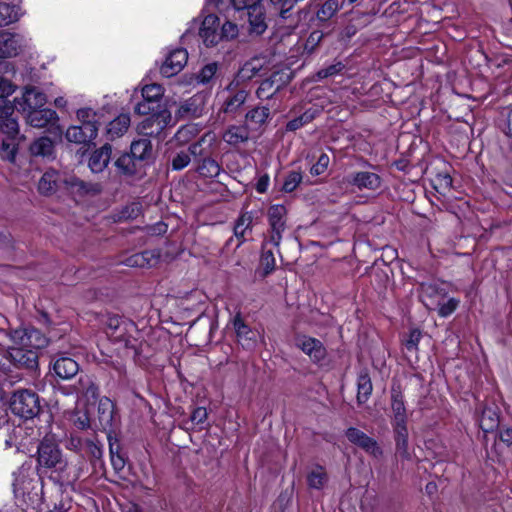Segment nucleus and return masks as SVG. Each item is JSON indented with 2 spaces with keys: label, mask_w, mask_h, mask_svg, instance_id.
<instances>
[{
  "label": "nucleus",
  "mask_w": 512,
  "mask_h": 512,
  "mask_svg": "<svg viewBox=\"0 0 512 512\" xmlns=\"http://www.w3.org/2000/svg\"><path fill=\"white\" fill-rule=\"evenodd\" d=\"M164 94V88L160 84L152 83L142 88V97L144 100L160 107L159 101Z\"/></svg>",
  "instance_id": "43"
},
{
  "label": "nucleus",
  "mask_w": 512,
  "mask_h": 512,
  "mask_svg": "<svg viewBox=\"0 0 512 512\" xmlns=\"http://www.w3.org/2000/svg\"><path fill=\"white\" fill-rule=\"evenodd\" d=\"M498 127L505 134L512 148V108H505L501 111Z\"/></svg>",
  "instance_id": "44"
},
{
  "label": "nucleus",
  "mask_w": 512,
  "mask_h": 512,
  "mask_svg": "<svg viewBox=\"0 0 512 512\" xmlns=\"http://www.w3.org/2000/svg\"><path fill=\"white\" fill-rule=\"evenodd\" d=\"M61 182L60 172L55 169H48L38 182V191L45 196L52 195L57 191Z\"/></svg>",
  "instance_id": "31"
},
{
  "label": "nucleus",
  "mask_w": 512,
  "mask_h": 512,
  "mask_svg": "<svg viewBox=\"0 0 512 512\" xmlns=\"http://www.w3.org/2000/svg\"><path fill=\"white\" fill-rule=\"evenodd\" d=\"M130 153L140 164L152 158L153 146L149 138L134 140L130 145Z\"/></svg>",
  "instance_id": "35"
},
{
  "label": "nucleus",
  "mask_w": 512,
  "mask_h": 512,
  "mask_svg": "<svg viewBox=\"0 0 512 512\" xmlns=\"http://www.w3.org/2000/svg\"><path fill=\"white\" fill-rule=\"evenodd\" d=\"M77 119L80 124H94L98 125L96 120V113L91 108H80L76 113Z\"/></svg>",
  "instance_id": "58"
},
{
  "label": "nucleus",
  "mask_w": 512,
  "mask_h": 512,
  "mask_svg": "<svg viewBox=\"0 0 512 512\" xmlns=\"http://www.w3.org/2000/svg\"><path fill=\"white\" fill-rule=\"evenodd\" d=\"M14 107L11 104H4L0 107V132L7 135L6 142L15 144V137L18 135V122L14 115Z\"/></svg>",
  "instance_id": "19"
},
{
  "label": "nucleus",
  "mask_w": 512,
  "mask_h": 512,
  "mask_svg": "<svg viewBox=\"0 0 512 512\" xmlns=\"http://www.w3.org/2000/svg\"><path fill=\"white\" fill-rule=\"evenodd\" d=\"M306 480L309 488L316 490L323 489L328 482V474L325 467L317 464L315 469L307 474Z\"/></svg>",
  "instance_id": "37"
},
{
  "label": "nucleus",
  "mask_w": 512,
  "mask_h": 512,
  "mask_svg": "<svg viewBox=\"0 0 512 512\" xmlns=\"http://www.w3.org/2000/svg\"><path fill=\"white\" fill-rule=\"evenodd\" d=\"M188 61V52L185 48L171 50L160 67V73L166 78L177 75Z\"/></svg>",
  "instance_id": "17"
},
{
  "label": "nucleus",
  "mask_w": 512,
  "mask_h": 512,
  "mask_svg": "<svg viewBox=\"0 0 512 512\" xmlns=\"http://www.w3.org/2000/svg\"><path fill=\"white\" fill-rule=\"evenodd\" d=\"M422 331L419 328L409 330L407 337L403 340V345L408 352L419 351V343L422 339Z\"/></svg>",
  "instance_id": "48"
},
{
  "label": "nucleus",
  "mask_w": 512,
  "mask_h": 512,
  "mask_svg": "<svg viewBox=\"0 0 512 512\" xmlns=\"http://www.w3.org/2000/svg\"><path fill=\"white\" fill-rule=\"evenodd\" d=\"M73 425L79 430H87L90 428V416L87 410L76 411L71 417Z\"/></svg>",
  "instance_id": "53"
},
{
  "label": "nucleus",
  "mask_w": 512,
  "mask_h": 512,
  "mask_svg": "<svg viewBox=\"0 0 512 512\" xmlns=\"http://www.w3.org/2000/svg\"><path fill=\"white\" fill-rule=\"evenodd\" d=\"M114 439H115L114 442H113V440H108L110 460H111V465H112L113 469L115 470V472L120 473L124 470V468L126 466L127 458L121 452V447H120V444L118 443V440L116 438H114Z\"/></svg>",
  "instance_id": "38"
},
{
  "label": "nucleus",
  "mask_w": 512,
  "mask_h": 512,
  "mask_svg": "<svg viewBox=\"0 0 512 512\" xmlns=\"http://www.w3.org/2000/svg\"><path fill=\"white\" fill-rule=\"evenodd\" d=\"M203 97L195 95L182 106L185 112L191 113L193 117H199L203 111Z\"/></svg>",
  "instance_id": "51"
},
{
  "label": "nucleus",
  "mask_w": 512,
  "mask_h": 512,
  "mask_svg": "<svg viewBox=\"0 0 512 512\" xmlns=\"http://www.w3.org/2000/svg\"><path fill=\"white\" fill-rule=\"evenodd\" d=\"M208 417V412L205 407H196L193 409L190 420L193 424H195L200 430L204 428Z\"/></svg>",
  "instance_id": "56"
},
{
  "label": "nucleus",
  "mask_w": 512,
  "mask_h": 512,
  "mask_svg": "<svg viewBox=\"0 0 512 512\" xmlns=\"http://www.w3.org/2000/svg\"><path fill=\"white\" fill-rule=\"evenodd\" d=\"M421 297L423 298H434L439 295L444 296V289L440 288L437 284L434 283H422L420 285Z\"/></svg>",
  "instance_id": "55"
},
{
  "label": "nucleus",
  "mask_w": 512,
  "mask_h": 512,
  "mask_svg": "<svg viewBox=\"0 0 512 512\" xmlns=\"http://www.w3.org/2000/svg\"><path fill=\"white\" fill-rule=\"evenodd\" d=\"M479 426L485 433L493 432L496 428L499 427L498 415L492 410H484Z\"/></svg>",
  "instance_id": "46"
},
{
  "label": "nucleus",
  "mask_w": 512,
  "mask_h": 512,
  "mask_svg": "<svg viewBox=\"0 0 512 512\" xmlns=\"http://www.w3.org/2000/svg\"><path fill=\"white\" fill-rule=\"evenodd\" d=\"M160 259L158 250H144L139 253L128 256L123 263L128 267L152 268Z\"/></svg>",
  "instance_id": "23"
},
{
  "label": "nucleus",
  "mask_w": 512,
  "mask_h": 512,
  "mask_svg": "<svg viewBox=\"0 0 512 512\" xmlns=\"http://www.w3.org/2000/svg\"><path fill=\"white\" fill-rule=\"evenodd\" d=\"M97 134L98 125L80 124L68 127L65 132V138L71 143L96 146L93 140L97 137Z\"/></svg>",
  "instance_id": "16"
},
{
  "label": "nucleus",
  "mask_w": 512,
  "mask_h": 512,
  "mask_svg": "<svg viewBox=\"0 0 512 512\" xmlns=\"http://www.w3.org/2000/svg\"><path fill=\"white\" fill-rule=\"evenodd\" d=\"M435 181H436L437 185L444 190L450 189L453 184V179H452L451 175L447 172L438 173L436 175Z\"/></svg>",
  "instance_id": "62"
},
{
  "label": "nucleus",
  "mask_w": 512,
  "mask_h": 512,
  "mask_svg": "<svg viewBox=\"0 0 512 512\" xmlns=\"http://www.w3.org/2000/svg\"><path fill=\"white\" fill-rule=\"evenodd\" d=\"M192 160L191 152L180 151L170 159V166L173 171H180L187 167Z\"/></svg>",
  "instance_id": "49"
},
{
  "label": "nucleus",
  "mask_w": 512,
  "mask_h": 512,
  "mask_svg": "<svg viewBox=\"0 0 512 512\" xmlns=\"http://www.w3.org/2000/svg\"><path fill=\"white\" fill-rule=\"evenodd\" d=\"M21 48V38L9 32H0V59L16 56Z\"/></svg>",
  "instance_id": "32"
},
{
  "label": "nucleus",
  "mask_w": 512,
  "mask_h": 512,
  "mask_svg": "<svg viewBox=\"0 0 512 512\" xmlns=\"http://www.w3.org/2000/svg\"><path fill=\"white\" fill-rule=\"evenodd\" d=\"M269 69V61L265 56H254L238 68L232 81L242 87H247L249 82L266 76Z\"/></svg>",
  "instance_id": "6"
},
{
  "label": "nucleus",
  "mask_w": 512,
  "mask_h": 512,
  "mask_svg": "<svg viewBox=\"0 0 512 512\" xmlns=\"http://www.w3.org/2000/svg\"><path fill=\"white\" fill-rule=\"evenodd\" d=\"M343 9L340 0H326L316 12L318 20L325 22L331 19L335 13Z\"/></svg>",
  "instance_id": "40"
},
{
  "label": "nucleus",
  "mask_w": 512,
  "mask_h": 512,
  "mask_svg": "<svg viewBox=\"0 0 512 512\" xmlns=\"http://www.w3.org/2000/svg\"><path fill=\"white\" fill-rule=\"evenodd\" d=\"M219 35V41L220 40H231L237 37L238 35V26L237 24L231 22V21H225L222 24V27L220 31L218 32Z\"/></svg>",
  "instance_id": "54"
},
{
  "label": "nucleus",
  "mask_w": 512,
  "mask_h": 512,
  "mask_svg": "<svg viewBox=\"0 0 512 512\" xmlns=\"http://www.w3.org/2000/svg\"><path fill=\"white\" fill-rule=\"evenodd\" d=\"M52 127H61L57 112L51 108L34 107V128H46L45 132H50Z\"/></svg>",
  "instance_id": "29"
},
{
  "label": "nucleus",
  "mask_w": 512,
  "mask_h": 512,
  "mask_svg": "<svg viewBox=\"0 0 512 512\" xmlns=\"http://www.w3.org/2000/svg\"><path fill=\"white\" fill-rule=\"evenodd\" d=\"M129 114H120L106 126L105 137L108 141H113L122 137L130 126Z\"/></svg>",
  "instance_id": "33"
},
{
  "label": "nucleus",
  "mask_w": 512,
  "mask_h": 512,
  "mask_svg": "<svg viewBox=\"0 0 512 512\" xmlns=\"http://www.w3.org/2000/svg\"><path fill=\"white\" fill-rule=\"evenodd\" d=\"M217 70L218 64L216 62L204 65L197 75L198 83L208 84L214 78Z\"/></svg>",
  "instance_id": "52"
},
{
  "label": "nucleus",
  "mask_w": 512,
  "mask_h": 512,
  "mask_svg": "<svg viewBox=\"0 0 512 512\" xmlns=\"http://www.w3.org/2000/svg\"><path fill=\"white\" fill-rule=\"evenodd\" d=\"M295 346L309 356L310 360L318 365L327 357V350L324 344L317 338L298 335L295 337Z\"/></svg>",
  "instance_id": "14"
},
{
  "label": "nucleus",
  "mask_w": 512,
  "mask_h": 512,
  "mask_svg": "<svg viewBox=\"0 0 512 512\" xmlns=\"http://www.w3.org/2000/svg\"><path fill=\"white\" fill-rule=\"evenodd\" d=\"M117 171L126 176L137 174L143 164H140L130 152L122 153L114 162Z\"/></svg>",
  "instance_id": "36"
},
{
  "label": "nucleus",
  "mask_w": 512,
  "mask_h": 512,
  "mask_svg": "<svg viewBox=\"0 0 512 512\" xmlns=\"http://www.w3.org/2000/svg\"><path fill=\"white\" fill-rule=\"evenodd\" d=\"M270 108L268 106H256L249 110L245 117L251 124L261 126L270 118Z\"/></svg>",
  "instance_id": "41"
},
{
  "label": "nucleus",
  "mask_w": 512,
  "mask_h": 512,
  "mask_svg": "<svg viewBox=\"0 0 512 512\" xmlns=\"http://www.w3.org/2000/svg\"><path fill=\"white\" fill-rule=\"evenodd\" d=\"M348 183L359 190H377L382 184L380 175L369 171H358L348 177Z\"/></svg>",
  "instance_id": "21"
},
{
  "label": "nucleus",
  "mask_w": 512,
  "mask_h": 512,
  "mask_svg": "<svg viewBox=\"0 0 512 512\" xmlns=\"http://www.w3.org/2000/svg\"><path fill=\"white\" fill-rule=\"evenodd\" d=\"M38 471L42 468H56L62 463V452L55 435L43 436L37 447Z\"/></svg>",
  "instance_id": "8"
},
{
  "label": "nucleus",
  "mask_w": 512,
  "mask_h": 512,
  "mask_svg": "<svg viewBox=\"0 0 512 512\" xmlns=\"http://www.w3.org/2000/svg\"><path fill=\"white\" fill-rule=\"evenodd\" d=\"M46 135L34 139V159L42 157L47 161L56 159L55 146L61 141L63 131L61 127H52L50 132H45Z\"/></svg>",
  "instance_id": "11"
},
{
  "label": "nucleus",
  "mask_w": 512,
  "mask_h": 512,
  "mask_svg": "<svg viewBox=\"0 0 512 512\" xmlns=\"http://www.w3.org/2000/svg\"><path fill=\"white\" fill-rule=\"evenodd\" d=\"M159 107L146 100L138 102L134 112L138 115H150L142 122V130L146 136H156L162 132L170 121V115L165 110H158Z\"/></svg>",
  "instance_id": "4"
},
{
  "label": "nucleus",
  "mask_w": 512,
  "mask_h": 512,
  "mask_svg": "<svg viewBox=\"0 0 512 512\" xmlns=\"http://www.w3.org/2000/svg\"><path fill=\"white\" fill-rule=\"evenodd\" d=\"M53 424V414L48 404L41 405L39 396L34 392V427L38 436H49Z\"/></svg>",
  "instance_id": "15"
},
{
  "label": "nucleus",
  "mask_w": 512,
  "mask_h": 512,
  "mask_svg": "<svg viewBox=\"0 0 512 512\" xmlns=\"http://www.w3.org/2000/svg\"><path fill=\"white\" fill-rule=\"evenodd\" d=\"M7 447L15 446L18 453L31 456L30 450L32 447V432L30 421L25 423V420L19 422L13 429L12 435L5 442Z\"/></svg>",
  "instance_id": "12"
},
{
  "label": "nucleus",
  "mask_w": 512,
  "mask_h": 512,
  "mask_svg": "<svg viewBox=\"0 0 512 512\" xmlns=\"http://www.w3.org/2000/svg\"><path fill=\"white\" fill-rule=\"evenodd\" d=\"M248 137V130L244 126H231L223 135L224 141L233 146L246 142Z\"/></svg>",
  "instance_id": "39"
},
{
  "label": "nucleus",
  "mask_w": 512,
  "mask_h": 512,
  "mask_svg": "<svg viewBox=\"0 0 512 512\" xmlns=\"http://www.w3.org/2000/svg\"><path fill=\"white\" fill-rule=\"evenodd\" d=\"M15 86L11 81L0 77V98H7L13 94Z\"/></svg>",
  "instance_id": "64"
},
{
  "label": "nucleus",
  "mask_w": 512,
  "mask_h": 512,
  "mask_svg": "<svg viewBox=\"0 0 512 512\" xmlns=\"http://www.w3.org/2000/svg\"><path fill=\"white\" fill-rule=\"evenodd\" d=\"M20 8L16 5L0 3V27L7 26L19 19Z\"/></svg>",
  "instance_id": "42"
},
{
  "label": "nucleus",
  "mask_w": 512,
  "mask_h": 512,
  "mask_svg": "<svg viewBox=\"0 0 512 512\" xmlns=\"http://www.w3.org/2000/svg\"><path fill=\"white\" fill-rule=\"evenodd\" d=\"M253 219V213L251 211H245L241 212L235 220L233 234L238 241L237 247L245 243L248 239L247 236L252 234Z\"/></svg>",
  "instance_id": "24"
},
{
  "label": "nucleus",
  "mask_w": 512,
  "mask_h": 512,
  "mask_svg": "<svg viewBox=\"0 0 512 512\" xmlns=\"http://www.w3.org/2000/svg\"><path fill=\"white\" fill-rule=\"evenodd\" d=\"M98 429L106 434L108 440L116 438V432L120 424V416L116 404L108 397H102L98 402Z\"/></svg>",
  "instance_id": "7"
},
{
  "label": "nucleus",
  "mask_w": 512,
  "mask_h": 512,
  "mask_svg": "<svg viewBox=\"0 0 512 512\" xmlns=\"http://www.w3.org/2000/svg\"><path fill=\"white\" fill-rule=\"evenodd\" d=\"M32 394L28 390H19L13 393L10 400V409L13 414L18 416L21 421H30L32 419Z\"/></svg>",
  "instance_id": "18"
},
{
  "label": "nucleus",
  "mask_w": 512,
  "mask_h": 512,
  "mask_svg": "<svg viewBox=\"0 0 512 512\" xmlns=\"http://www.w3.org/2000/svg\"><path fill=\"white\" fill-rule=\"evenodd\" d=\"M249 96L247 87H242L232 80L225 88L217 94L220 102L219 112L226 115L235 116L245 104Z\"/></svg>",
  "instance_id": "5"
},
{
  "label": "nucleus",
  "mask_w": 512,
  "mask_h": 512,
  "mask_svg": "<svg viewBox=\"0 0 512 512\" xmlns=\"http://www.w3.org/2000/svg\"><path fill=\"white\" fill-rule=\"evenodd\" d=\"M219 26L220 19L216 14H208L203 19L199 29V35L203 39L206 47H213L219 43Z\"/></svg>",
  "instance_id": "20"
},
{
  "label": "nucleus",
  "mask_w": 512,
  "mask_h": 512,
  "mask_svg": "<svg viewBox=\"0 0 512 512\" xmlns=\"http://www.w3.org/2000/svg\"><path fill=\"white\" fill-rule=\"evenodd\" d=\"M287 209L283 204H274L268 208V242L274 247H279L282 234L286 230Z\"/></svg>",
  "instance_id": "9"
},
{
  "label": "nucleus",
  "mask_w": 512,
  "mask_h": 512,
  "mask_svg": "<svg viewBox=\"0 0 512 512\" xmlns=\"http://www.w3.org/2000/svg\"><path fill=\"white\" fill-rule=\"evenodd\" d=\"M302 179L303 175L301 170L289 171L284 179L282 191L286 193H292L298 188V186L302 182Z\"/></svg>",
  "instance_id": "47"
},
{
  "label": "nucleus",
  "mask_w": 512,
  "mask_h": 512,
  "mask_svg": "<svg viewBox=\"0 0 512 512\" xmlns=\"http://www.w3.org/2000/svg\"><path fill=\"white\" fill-rule=\"evenodd\" d=\"M0 157L13 162L15 160L14 144L2 141V144L0 145Z\"/></svg>",
  "instance_id": "61"
},
{
  "label": "nucleus",
  "mask_w": 512,
  "mask_h": 512,
  "mask_svg": "<svg viewBox=\"0 0 512 512\" xmlns=\"http://www.w3.org/2000/svg\"><path fill=\"white\" fill-rule=\"evenodd\" d=\"M195 133V128L193 126H182L178 129V131L175 134V138L178 142L184 143L188 142L191 137H193Z\"/></svg>",
  "instance_id": "60"
},
{
  "label": "nucleus",
  "mask_w": 512,
  "mask_h": 512,
  "mask_svg": "<svg viewBox=\"0 0 512 512\" xmlns=\"http://www.w3.org/2000/svg\"><path fill=\"white\" fill-rule=\"evenodd\" d=\"M281 78L282 73L275 71L269 77L263 79L256 90L257 98L260 100L272 99L273 96L282 88L283 84L279 83Z\"/></svg>",
  "instance_id": "25"
},
{
  "label": "nucleus",
  "mask_w": 512,
  "mask_h": 512,
  "mask_svg": "<svg viewBox=\"0 0 512 512\" xmlns=\"http://www.w3.org/2000/svg\"><path fill=\"white\" fill-rule=\"evenodd\" d=\"M54 374L62 380L72 379L79 371V364L71 357L61 356L53 363Z\"/></svg>",
  "instance_id": "27"
},
{
  "label": "nucleus",
  "mask_w": 512,
  "mask_h": 512,
  "mask_svg": "<svg viewBox=\"0 0 512 512\" xmlns=\"http://www.w3.org/2000/svg\"><path fill=\"white\" fill-rule=\"evenodd\" d=\"M357 395L356 401L358 406H362L368 402L373 392V384L370 373L367 368H362L357 374L356 380Z\"/></svg>",
  "instance_id": "26"
},
{
  "label": "nucleus",
  "mask_w": 512,
  "mask_h": 512,
  "mask_svg": "<svg viewBox=\"0 0 512 512\" xmlns=\"http://www.w3.org/2000/svg\"><path fill=\"white\" fill-rule=\"evenodd\" d=\"M268 243V239H265L262 244V253L260 257V264L263 267L264 275L272 273L276 266V260L273 251L271 249H266Z\"/></svg>",
  "instance_id": "45"
},
{
  "label": "nucleus",
  "mask_w": 512,
  "mask_h": 512,
  "mask_svg": "<svg viewBox=\"0 0 512 512\" xmlns=\"http://www.w3.org/2000/svg\"><path fill=\"white\" fill-rule=\"evenodd\" d=\"M86 446H87V453L91 456V458H93L95 460L101 459L102 454H103L101 445L96 444L92 440H87Z\"/></svg>",
  "instance_id": "63"
},
{
  "label": "nucleus",
  "mask_w": 512,
  "mask_h": 512,
  "mask_svg": "<svg viewBox=\"0 0 512 512\" xmlns=\"http://www.w3.org/2000/svg\"><path fill=\"white\" fill-rule=\"evenodd\" d=\"M236 341L245 350H253L259 341L260 332L246 323L240 311L231 319Z\"/></svg>",
  "instance_id": "10"
},
{
  "label": "nucleus",
  "mask_w": 512,
  "mask_h": 512,
  "mask_svg": "<svg viewBox=\"0 0 512 512\" xmlns=\"http://www.w3.org/2000/svg\"><path fill=\"white\" fill-rule=\"evenodd\" d=\"M112 154V146L105 143L99 149H96L90 156L88 166L93 173L102 172L109 164Z\"/></svg>",
  "instance_id": "30"
},
{
  "label": "nucleus",
  "mask_w": 512,
  "mask_h": 512,
  "mask_svg": "<svg viewBox=\"0 0 512 512\" xmlns=\"http://www.w3.org/2000/svg\"><path fill=\"white\" fill-rule=\"evenodd\" d=\"M344 70L345 65L341 61H336L332 64H329L319 69L316 73V76L318 79H326L334 77L336 75H340Z\"/></svg>",
  "instance_id": "50"
},
{
  "label": "nucleus",
  "mask_w": 512,
  "mask_h": 512,
  "mask_svg": "<svg viewBox=\"0 0 512 512\" xmlns=\"http://www.w3.org/2000/svg\"><path fill=\"white\" fill-rule=\"evenodd\" d=\"M321 109L318 106H311L307 108L302 114L286 123L285 129L288 132H295L305 125L311 123L315 118L321 114Z\"/></svg>",
  "instance_id": "34"
},
{
  "label": "nucleus",
  "mask_w": 512,
  "mask_h": 512,
  "mask_svg": "<svg viewBox=\"0 0 512 512\" xmlns=\"http://www.w3.org/2000/svg\"><path fill=\"white\" fill-rule=\"evenodd\" d=\"M137 331L136 324L119 315H111L108 317L105 327V333L109 340L113 343L123 345L126 356L136 358L139 356L140 342L132 334Z\"/></svg>",
  "instance_id": "1"
},
{
  "label": "nucleus",
  "mask_w": 512,
  "mask_h": 512,
  "mask_svg": "<svg viewBox=\"0 0 512 512\" xmlns=\"http://www.w3.org/2000/svg\"><path fill=\"white\" fill-rule=\"evenodd\" d=\"M345 437L351 444L361 448L367 454L375 458H378L383 454V450L379 446L377 440L368 436L365 432L356 427L347 428L345 430Z\"/></svg>",
  "instance_id": "13"
},
{
  "label": "nucleus",
  "mask_w": 512,
  "mask_h": 512,
  "mask_svg": "<svg viewBox=\"0 0 512 512\" xmlns=\"http://www.w3.org/2000/svg\"><path fill=\"white\" fill-rule=\"evenodd\" d=\"M459 306V300L450 298L445 303L439 304L438 314L440 317H448L456 311Z\"/></svg>",
  "instance_id": "59"
},
{
  "label": "nucleus",
  "mask_w": 512,
  "mask_h": 512,
  "mask_svg": "<svg viewBox=\"0 0 512 512\" xmlns=\"http://www.w3.org/2000/svg\"><path fill=\"white\" fill-rule=\"evenodd\" d=\"M392 429L393 438L395 441L396 457H398L401 461H410L412 456L409 451V432L407 424L394 425L392 426Z\"/></svg>",
  "instance_id": "22"
},
{
  "label": "nucleus",
  "mask_w": 512,
  "mask_h": 512,
  "mask_svg": "<svg viewBox=\"0 0 512 512\" xmlns=\"http://www.w3.org/2000/svg\"><path fill=\"white\" fill-rule=\"evenodd\" d=\"M391 409L393 412V419L391 425H406L408 422L404 395L400 390L392 388L391 391Z\"/></svg>",
  "instance_id": "28"
},
{
  "label": "nucleus",
  "mask_w": 512,
  "mask_h": 512,
  "mask_svg": "<svg viewBox=\"0 0 512 512\" xmlns=\"http://www.w3.org/2000/svg\"><path fill=\"white\" fill-rule=\"evenodd\" d=\"M330 158L326 153H321L318 160L310 168V174L312 176L322 175L328 168Z\"/></svg>",
  "instance_id": "57"
},
{
  "label": "nucleus",
  "mask_w": 512,
  "mask_h": 512,
  "mask_svg": "<svg viewBox=\"0 0 512 512\" xmlns=\"http://www.w3.org/2000/svg\"><path fill=\"white\" fill-rule=\"evenodd\" d=\"M262 2L263 0H231L234 19L246 20L249 31L257 35L263 34L267 29L265 7Z\"/></svg>",
  "instance_id": "3"
},
{
  "label": "nucleus",
  "mask_w": 512,
  "mask_h": 512,
  "mask_svg": "<svg viewBox=\"0 0 512 512\" xmlns=\"http://www.w3.org/2000/svg\"><path fill=\"white\" fill-rule=\"evenodd\" d=\"M194 169L199 177L213 179L220 175L223 168L214 155V148L210 140L201 137L189 145Z\"/></svg>",
  "instance_id": "2"
}]
</instances>
